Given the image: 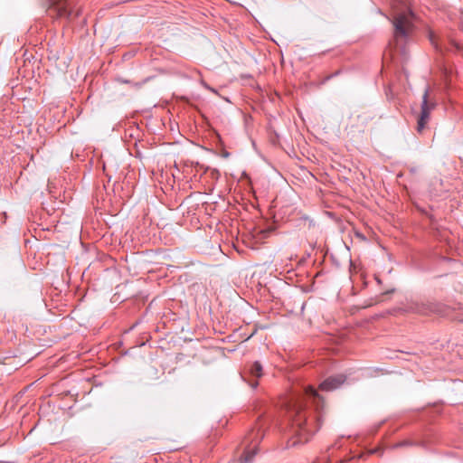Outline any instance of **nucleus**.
<instances>
[{"mask_svg":"<svg viewBox=\"0 0 463 463\" xmlns=\"http://www.w3.org/2000/svg\"><path fill=\"white\" fill-rule=\"evenodd\" d=\"M444 48L447 52L463 55V44L458 43L454 39H449L448 46H445Z\"/></svg>","mask_w":463,"mask_h":463,"instance_id":"9","label":"nucleus"},{"mask_svg":"<svg viewBox=\"0 0 463 463\" xmlns=\"http://www.w3.org/2000/svg\"><path fill=\"white\" fill-rule=\"evenodd\" d=\"M287 418L292 433L288 441V447H295L307 443L309 439L321 428L323 420L320 413H316L311 419L307 418V411L303 404L295 400L285 403Z\"/></svg>","mask_w":463,"mask_h":463,"instance_id":"1","label":"nucleus"},{"mask_svg":"<svg viewBox=\"0 0 463 463\" xmlns=\"http://www.w3.org/2000/svg\"><path fill=\"white\" fill-rule=\"evenodd\" d=\"M428 37H429V40H430V43L432 44V46L437 51L442 52V47L439 45V43L438 42L437 35L435 34V33L433 31H431V30L429 31Z\"/></svg>","mask_w":463,"mask_h":463,"instance_id":"10","label":"nucleus"},{"mask_svg":"<svg viewBox=\"0 0 463 463\" xmlns=\"http://www.w3.org/2000/svg\"><path fill=\"white\" fill-rule=\"evenodd\" d=\"M260 419L258 420L255 427L252 428L244 439L245 449L239 458L240 463H250L257 453V448L264 438L265 431Z\"/></svg>","mask_w":463,"mask_h":463,"instance_id":"4","label":"nucleus"},{"mask_svg":"<svg viewBox=\"0 0 463 463\" xmlns=\"http://www.w3.org/2000/svg\"><path fill=\"white\" fill-rule=\"evenodd\" d=\"M403 310L421 316L437 314L444 317L449 315V307L435 300L416 298L407 301Z\"/></svg>","mask_w":463,"mask_h":463,"instance_id":"3","label":"nucleus"},{"mask_svg":"<svg viewBox=\"0 0 463 463\" xmlns=\"http://www.w3.org/2000/svg\"><path fill=\"white\" fill-rule=\"evenodd\" d=\"M346 381L345 374L331 375L326 378L320 384L319 390L323 392H333L340 388Z\"/></svg>","mask_w":463,"mask_h":463,"instance_id":"8","label":"nucleus"},{"mask_svg":"<svg viewBox=\"0 0 463 463\" xmlns=\"http://www.w3.org/2000/svg\"><path fill=\"white\" fill-rule=\"evenodd\" d=\"M436 102L430 99V89L426 88L422 95L420 113L417 120V131L421 133L430 120V112L435 109Z\"/></svg>","mask_w":463,"mask_h":463,"instance_id":"6","label":"nucleus"},{"mask_svg":"<svg viewBox=\"0 0 463 463\" xmlns=\"http://www.w3.org/2000/svg\"><path fill=\"white\" fill-rule=\"evenodd\" d=\"M262 375L263 367L260 362L256 361L246 365L242 377L252 388H256L259 385L258 379Z\"/></svg>","mask_w":463,"mask_h":463,"instance_id":"7","label":"nucleus"},{"mask_svg":"<svg viewBox=\"0 0 463 463\" xmlns=\"http://www.w3.org/2000/svg\"><path fill=\"white\" fill-rule=\"evenodd\" d=\"M87 24V19L86 18H83L82 19V26L85 25Z\"/></svg>","mask_w":463,"mask_h":463,"instance_id":"13","label":"nucleus"},{"mask_svg":"<svg viewBox=\"0 0 463 463\" xmlns=\"http://www.w3.org/2000/svg\"><path fill=\"white\" fill-rule=\"evenodd\" d=\"M313 463H327L326 460L323 459V460H317L316 462H313Z\"/></svg>","mask_w":463,"mask_h":463,"instance_id":"12","label":"nucleus"},{"mask_svg":"<svg viewBox=\"0 0 463 463\" xmlns=\"http://www.w3.org/2000/svg\"><path fill=\"white\" fill-rule=\"evenodd\" d=\"M306 394L314 399V400H321L322 397L318 393L317 390L312 386H307L305 390Z\"/></svg>","mask_w":463,"mask_h":463,"instance_id":"11","label":"nucleus"},{"mask_svg":"<svg viewBox=\"0 0 463 463\" xmlns=\"http://www.w3.org/2000/svg\"><path fill=\"white\" fill-rule=\"evenodd\" d=\"M435 183H436V184H438V183H439V184H441V180H438V179H436V180H435Z\"/></svg>","mask_w":463,"mask_h":463,"instance_id":"14","label":"nucleus"},{"mask_svg":"<svg viewBox=\"0 0 463 463\" xmlns=\"http://www.w3.org/2000/svg\"><path fill=\"white\" fill-rule=\"evenodd\" d=\"M47 15L55 20H63L68 24L82 15L83 5L80 0H49Z\"/></svg>","mask_w":463,"mask_h":463,"instance_id":"2","label":"nucleus"},{"mask_svg":"<svg viewBox=\"0 0 463 463\" xmlns=\"http://www.w3.org/2000/svg\"><path fill=\"white\" fill-rule=\"evenodd\" d=\"M411 443L410 442H404V443H402L401 445H410Z\"/></svg>","mask_w":463,"mask_h":463,"instance_id":"15","label":"nucleus"},{"mask_svg":"<svg viewBox=\"0 0 463 463\" xmlns=\"http://www.w3.org/2000/svg\"><path fill=\"white\" fill-rule=\"evenodd\" d=\"M392 24L394 27L393 37L397 43L405 41L412 32L413 24L411 14H398L394 16Z\"/></svg>","mask_w":463,"mask_h":463,"instance_id":"5","label":"nucleus"}]
</instances>
